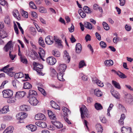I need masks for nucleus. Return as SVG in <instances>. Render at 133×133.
I'll return each instance as SVG.
<instances>
[{"instance_id": "1", "label": "nucleus", "mask_w": 133, "mask_h": 133, "mask_svg": "<svg viewBox=\"0 0 133 133\" xmlns=\"http://www.w3.org/2000/svg\"><path fill=\"white\" fill-rule=\"evenodd\" d=\"M27 114L24 112L19 113L16 115V116L17 119L18 121V123L23 122L24 119L27 116Z\"/></svg>"}, {"instance_id": "2", "label": "nucleus", "mask_w": 133, "mask_h": 133, "mask_svg": "<svg viewBox=\"0 0 133 133\" xmlns=\"http://www.w3.org/2000/svg\"><path fill=\"white\" fill-rule=\"evenodd\" d=\"M80 111L81 114V118L83 119L85 118V116L87 117L88 116V111L86 107L84 105L80 108Z\"/></svg>"}, {"instance_id": "3", "label": "nucleus", "mask_w": 133, "mask_h": 133, "mask_svg": "<svg viewBox=\"0 0 133 133\" xmlns=\"http://www.w3.org/2000/svg\"><path fill=\"white\" fill-rule=\"evenodd\" d=\"M3 96L4 98H10L13 95V91L10 90H5L2 91Z\"/></svg>"}, {"instance_id": "4", "label": "nucleus", "mask_w": 133, "mask_h": 133, "mask_svg": "<svg viewBox=\"0 0 133 133\" xmlns=\"http://www.w3.org/2000/svg\"><path fill=\"white\" fill-rule=\"evenodd\" d=\"M13 45L12 44V41H10L5 45L3 48L4 50L6 52H7L9 50H12L13 48Z\"/></svg>"}, {"instance_id": "5", "label": "nucleus", "mask_w": 133, "mask_h": 133, "mask_svg": "<svg viewBox=\"0 0 133 133\" xmlns=\"http://www.w3.org/2000/svg\"><path fill=\"white\" fill-rule=\"evenodd\" d=\"M46 61L47 63L50 65H54L56 62V59L52 57H49L47 58Z\"/></svg>"}, {"instance_id": "6", "label": "nucleus", "mask_w": 133, "mask_h": 133, "mask_svg": "<svg viewBox=\"0 0 133 133\" xmlns=\"http://www.w3.org/2000/svg\"><path fill=\"white\" fill-rule=\"evenodd\" d=\"M124 99L125 102L129 104L133 102V98L130 94H127L125 95Z\"/></svg>"}, {"instance_id": "7", "label": "nucleus", "mask_w": 133, "mask_h": 133, "mask_svg": "<svg viewBox=\"0 0 133 133\" xmlns=\"http://www.w3.org/2000/svg\"><path fill=\"white\" fill-rule=\"evenodd\" d=\"M29 101L32 106H36L38 103V101L37 100L35 97H33L29 98Z\"/></svg>"}, {"instance_id": "8", "label": "nucleus", "mask_w": 133, "mask_h": 133, "mask_svg": "<svg viewBox=\"0 0 133 133\" xmlns=\"http://www.w3.org/2000/svg\"><path fill=\"white\" fill-rule=\"evenodd\" d=\"M25 94L24 91L17 92L15 95V97L17 99H21L24 96Z\"/></svg>"}, {"instance_id": "9", "label": "nucleus", "mask_w": 133, "mask_h": 133, "mask_svg": "<svg viewBox=\"0 0 133 133\" xmlns=\"http://www.w3.org/2000/svg\"><path fill=\"white\" fill-rule=\"evenodd\" d=\"M92 81L93 83L97 84L100 87H102L104 86L103 83L99 81L96 77H94L92 78Z\"/></svg>"}, {"instance_id": "10", "label": "nucleus", "mask_w": 133, "mask_h": 133, "mask_svg": "<svg viewBox=\"0 0 133 133\" xmlns=\"http://www.w3.org/2000/svg\"><path fill=\"white\" fill-rule=\"evenodd\" d=\"M35 118L37 120H45L46 118L44 114L40 113L35 115Z\"/></svg>"}, {"instance_id": "11", "label": "nucleus", "mask_w": 133, "mask_h": 133, "mask_svg": "<svg viewBox=\"0 0 133 133\" xmlns=\"http://www.w3.org/2000/svg\"><path fill=\"white\" fill-rule=\"evenodd\" d=\"M121 130L122 133H132L131 129L130 127H122Z\"/></svg>"}, {"instance_id": "12", "label": "nucleus", "mask_w": 133, "mask_h": 133, "mask_svg": "<svg viewBox=\"0 0 133 133\" xmlns=\"http://www.w3.org/2000/svg\"><path fill=\"white\" fill-rule=\"evenodd\" d=\"M51 122L52 124L55 125L58 128H61L63 127V124L59 121H53Z\"/></svg>"}, {"instance_id": "13", "label": "nucleus", "mask_w": 133, "mask_h": 133, "mask_svg": "<svg viewBox=\"0 0 133 133\" xmlns=\"http://www.w3.org/2000/svg\"><path fill=\"white\" fill-rule=\"evenodd\" d=\"M46 43L48 45L52 44L53 43L52 37L50 36H47L45 39Z\"/></svg>"}, {"instance_id": "14", "label": "nucleus", "mask_w": 133, "mask_h": 133, "mask_svg": "<svg viewBox=\"0 0 133 133\" xmlns=\"http://www.w3.org/2000/svg\"><path fill=\"white\" fill-rule=\"evenodd\" d=\"M14 129L12 126H9L7 127L3 132V133H12Z\"/></svg>"}, {"instance_id": "15", "label": "nucleus", "mask_w": 133, "mask_h": 133, "mask_svg": "<svg viewBox=\"0 0 133 133\" xmlns=\"http://www.w3.org/2000/svg\"><path fill=\"white\" fill-rule=\"evenodd\" d=\"M13 69V67L9 68L7 70V71H5V73H6L9 76L11 77H13L15 74L14 72L12 71Z\"/></svg>"}, {"instance_id": "16", "label": "nucleus", "mask_w": 133, "mask_h": 133, "mask_svg": "<svg viewBox=\"0 0 133 133\" xmlns=\"http://www.w3.org/2000/svg\"><path fill=\"white\" fill-rule=\"evenodd\" d=\"M26 127L29 130L31 131H34L37 129L36 126L32 124L28 125L26 126Z\"/></svg>"}, {"instance_id": "17", "label": "nucleus", "mask_w": 133, "mask_h": 133, "mask_svg": "<svg viewBox=\"0 0 133 133\" xmlns=\"http://www.w3.org/2000/svg\"><path fill=\"white\" fill-rule=\"evenodd\" d=\"M8 111H9V106L7 105L5 106L0 110V113H6Z\"/></svg>"}, {"instance_id": "18", "label": "nucleus", "mask_w": 133, "mask_h": 133, "mask_svg": "<svg viewBox=\"0 0 133 133\" xmlns=\"http://www.w3.org/2000/svg\"><path fill=\"white\" fill-rule=\"evenodd\" d=\"M62 108L64 114L66 116L68 117L69 115L70 114V111L67 108L65 107H63Z\"/></svg>"}, {"instance_id": "19", "label": "nucleus", "mask_w": 133, "mask_h": 133, "mask_svg": "<svg viewBox=\"0 0 133 133\" xmlns=\"http://www.w3.org/2000/svg\"><path fill=\"white\" fill-rule=\"evenodd\" d=\"M37 95V93L36 91L33 90H30L29 91V98L33 97H35Z\"/></svg>"}, {"instance_id": "20", "label": "nucleus", "mask_w": 133, "mask_h": 133, "mask_svg": "<svg viewBox=\"0 0 133 133\" xmlns=\"http://www.w3.org/2000/svg\"><path fill=\"white\" fill-rule=\"evenodd\" d=\"M64 53L63 57L65 59H67L68 61V63H69L70 61V57L69 56V54L68 52L65 50L64 51Z\"/></svg>"}, {"instance_id": "21", "label": "nucleus", "mask_w": 133, "mask_h": 133, "mask_svg": "<svg viewBox=\"0 0 133 133\" xmlns=\"http://www.w3.org/2000/svg\"><path fill=\"white\" fill-rule=\"evenodd\" d=\"M104 64L106 66H110L113 65L114 63L112 60L109 59L105 61L104 62Z\"/></svg>"}, {"instance_id": "22", "label": "nucleus", "mask_w": 133, "mask_h": 133, "mask_svg": "<svg viewBox=\"0 0 133 133\" xmlns=\"http://www.w3.org/2000/svg\"><path fill=\"white\" fill-rule=\"evenodd\" d=\"M50 104L52 108L60 110V108L59 106L55 102L52 101H51Z\"/></svg>"}, {"instance_id": "23", "label": "nucleus", "mask_w": 133, "mask_h": 133, "mask_svg": "<svg viewBox=\"0 0 133 133\" xmlns=\"http://www.w3.org/2000/svg\"><path fill=\"white\" fill-rule=\"evenodd\" d=\"M59 70L60 72H64L67 67V65L66 64H63L60 65H59Z\"/></svg>"}, {"instance_id": "24", "label": "nucleus", "mask_w": 133, "mask_h": 133, "mask_svg": "<svg viewBox=\"0 0 133 133\" xmlns=\"http://www.w3.org/2000/svg\"><path fill=\"white\" fill-rule=\"evenodd\" d=\"M33 64L34 66V67H36L37 69H41L43 68V66L42 64H39L36 62H34Z\"/></svg>"}, {"instance_id": "25", "label": "nucleus", "mask_w": 133, "mask_h": 133, "mask_svg": "<svg viewBox=\"0 0 133 133\" xmlns=\"http://www.w3.org/2000/svg\"><path fill=\"white\" fill-rule=\"evenodd\" d=\"M94 92L95 95L97 97L101 96L103 95L101 90L98 89H95L94 91Z\"/></svg>"}, {"instance_id": "26", "label": "nucleus", "mask_w": 133, "mask_h": 133, "mask_svg": "<svg viewBox=\"0 0 133 133\" xmlns=\"http://www.w3.org/2000/svg\"><path fill=\"white\" fill-rule=\"evenodd\" d=\"M54 39L55 40L56 44H57L58 46H62V42L61 40L59 39L58 38H57L56 36H54Z\"/></svg>"}, {"instance_id": "27", "label": "nucleus", "mask_w": 133, "mask_h": 133, "mask_svg": "<svg viewBox=\"0 0 133 133\" xmlns=\"http://www.w3.org/2000/svg\"><path fill=\"white\" fill-rule=\"evenodd\" d=\"M82 46L81 44L78 43L76 44V52L77 53H79L81 50Z\"/></svg>"}, {"instance_id": "28", "label": "nucleus", "mask_w": 133, "mask_h": 133, "mask_svg": "<svg viewBox=\"0 0 133 133\" xmlns=\"http://www.w3.org/2000/svg\"><path fill=\"white\" fill-rule=\"evenodd\" d=\"M39 55L41 58L43 60V61H44V59L43 58L44 57L45 55V51L43 49H41L38 52Z\"/></svg>"}, {"instance_id": "29", "label": "nucleus", "mask_w": 133, "mask_h": 133, "mask_svg": "<svg viewBox=\"0 0 133 133\" xmlns=\"http://www.w3.org/2000/svg\"><path fill=\"white\" fill-rule=\"evenodd\" d=\"M95 109L98 110H101L103 109V107L101 105L98 103H96L94 105Z\"/></svg>"}, {"instance_id": "30", "label": "nucleus", "mask_w": 133, "mask_h": 133, "mask_svg": "<svg viewBox=\"0 0 133 133\" xmlns=\"http://www.w3.org/2000/svg\"><path fill=\"white\" fill-rule=\"evenodd\" d=\"M48 114L50 118L54 120L56 118L55 114L53 113V112L51 110H48Z\"/></svg>"}, {"instance_id": "31", "label": "nucleus", "mask_w": 133, "mask_h": 133, "mask_svg": "<svg viewBox=\"0 0 133 133\" xmlns=\"http://www.w3.org/2000/svg\"><path fill=\"white\" fill-rule=\"evenodd\" d=\"M13 15L15 18L19 19H20L19 14L18 11L17 10H14L13 12Z\"/></svg>"}, {"instance_id": "32", "label": "nucleus", "mask_w": 133, "mask_h": 133, "mask_svg": "<svg viewBox=\"0 0 133 133\" xmlns=\"http://www.w3.org/2000/svg\"><path fill=\"white\" fill-rule=\"evenodd\" d=\"M112 84L116 88L119 89H121V87L119 83L114 80L112 81Z\"/></svg>"}, {"instance_id": "33", "label": "nucleus", "mask_w": 133, "mask_h": 133, "mask_svg": "<svg viewBox=\"0 0 133 133\" xmlns=\"http://www.w3.org/2000/svg\"><path fill=\"white\" fill-rule=\"evenodd\" d=\"M12 84L13 87L16 88L19 84L20 83L16 79H14L12 81Z\"/></svg>"}, {"instance_id": "34", "label": "nucleus", "mask_w": 133, "mask_h": 133, "mask_svg": "<svg viewBox=\"0 0 133 133\" xmlns=\"http://www.w3.org/2000/svg\"><path fill=\"white\" fill-rule=\"evenodd\" d=\"M52 54L55 56L58 57L60 56V53L59 51L56 50H53L52 51Z\"/></svg>"}, {"instance_id": "35", "label": "nucleus", "mask_w": 133, "mask_h": 133, "mask_svg": "<svg viewBox=\"0 0 133 133\" xmlns=\"http://www.w3.org/2000/svg\"><path fill=\"white\" fill-rule=\"evenodd\" d=\"M31 85L28 82L24 83L23 88L26 89H29L32 88Z\"/></svg>"}, {"instance_id": "36", "label": "nucleus", "mask_w": 133, "mask_h": 133, "mask_svg": "<svg viewBox=\"0 0 133 133\" xmlns=\"http://www.w3.org/2000/svg\"><path fill=\"white\" fill-rule=\"evenodd\" d=\"M62 72H60L59 73L57 74V76L58 79L59 81H63L64 80V79L63 77V74Z\"/></svg>"}, {"instance_id": "37", "label": "nucleus", "mask_w": 133, "mask_h": 133, "mask_svg": "<svg viewBox=\"0 0 133 133\" xmlns=\"http://www.w3.org/2000/svg\"><path fill=\"white\" fill-rule=\"evenodd\" d=\"M4 21L5 24H9L10 23V21L9 16L8 15L6 16L4 18Z\"/></svg>"}, {"instance_id": "38", "label": "nucleus", "mask_w": 133, "mask_h": 133, "mask_svg": "<svg viewBox=\"0 0 133 133\" xmlns=\"http://www.w3.org/2000/svg\"><path fill=\"white\" fill-rule=\"evenodd\" d=\"M28 56L34 59H36L37 57L36 54H35L32 51L29 52Z\"/></svg>"}, {"instance_id": "39", "label": "nucleus", "mask_w": 133, "mask_h": 133, "mask_svg": "<svg viewBox=\"0 0 133 133\" xmlns=\"http://www.w3.org/2000/svg\"><path fill=\"white\" fill-rule=\"evenodd\" d=\"M84 26L85 28L89 29H91L92 28V26L91 24L88 22H85Z\"/></svg>"}, {"instance_id": "40", "label": "nucleus", "mask_w": 133, "mask_h": 133, "mask_svg": "<svg viewBox=\"0 0 133 133\" xmlns=\"http://www.w3.org/2000/svg\"><path fill=\"white\" fill-rule=\"evenodd\" d=\"M24 75L23 73L21 72H19L16 73L15 74V77L16 78H21L23 77Z\"/></svg>"}, {"instance_id": "41", "label": "nucleus", "mask_w": 133, "mask_h": 133, "mask_svg": "<svg viewBox=\"0 0 133 133\" xmlns=\"http://www.w3.org/2000/svg\"><path fill=\"white\" fill-rule=\"evenodd\" d=\"M112 95L116 98L119 99V95L118 92L114 91L111 92Z\"/></svg>"}, {"instance_id": "42", "label": "nucleus", "mask_w": 133, "mask_h": 133, "mask_svg": "<svg viewBox=\"0 0 133 133\" xmlns=\"http://www.w3.org/2000/svg\"><path fill=\"white\" fill-rule=\"evenodd\" d=\"M83 9L84 11L88 14H90L91 12L90 8L87 6H84Z\"/></svg>"}, {"instance_id": "43", "label": "nucleus", "mask_w": 133, "mask_h": 133, "mask_svg": "<svg viewBox=\"0 0 133 133\" xmlns=\"http://www.w3.org/2000/svg\"><path fill=\"white\" fill-rule=\"evenodd\" d=\"M78 13L83 18L85 17L86 16V14L82 9L79 10Z\"/></svg>"}, {"instance_id": "44", "label": "nucleus", "mask_w": 133, "mask_h": 133, "mask_svg": "<svg viewBox=\"0 0 133 133\" xmlns=\"http://www.w3.org/2000/svg\"><path fill=\"white\" fill-rule=\"evenodd\" d=\"M79 77L84 81H87L88 80V77L85 75L83 74L82 73H81L80 74Z\"/></svg>"}, {"instance_id": "45", "label": "nucleus", "mask_w": 133, "mask_h": 133, "mask_svg": "<svg viewBox=\"0 0 133 133\" xmlns=\"http://www.w3.org/2000/svg\"><path fill=\"white\" fill-rule=\"evenodd\" d=\"M38 42L39 44L43 47L45 46V43L44 41L42 38L41 37H40L38 40Z\"/></svg>"}, {"instance_id": "46", "label": "nucleus", "mask_w": 133, "mask_h": 133, "mask_svg": "<svg viewBox=\"0 0 133 133\" xmlns=\"http://www.w3.org/2000/svg\"><path fill=\"white\" fill-rule=\"evenodd\" d=\"M0 36L1 38L3 39L7 37V35L5 32H3L2 31H0Z\"/></svg>"}, {"instance_id": "47", "label": "nucleus", "mask_w": 133, "mask_h": 133, "mask_svg": "<svg viewBox=\"0 0 133 133\" xmlns=\"http://www.w3.org/2000/svg\"><path fill=\"white\" fill-rule=\"evenodd\" d=\"M29 107L26 105H23L20 107V109L22 111H26L28 110Z\"/></svg>"}, {"instance_id": "48", "label": "nucleus", "mask_w": 133, "mask_h": 133, "mask_svg": "<svg viewBox=\"0 0 133 133\" xmlns=\"http://www.w3.org/2000/svg\"><path fill=\"white\" fill-rule=\"evenodd\" d=\"M38 90L44 96L46 95V93L45 90L42 88L38 87Z\"/></svg>"}, {"instance_id": "49", "label": "nucleus", "mask_w": 133, "mask_h": 133, "mask_svg": "<svg viewBox=\"0 0 133 133\" xmlns=\"http://www.w3.org/2000/svg\"><path fill=\"white\" fill-rule=\"evenodd\" d=\"M39 11L42 13H46L47 11L45 8L43 7H40L38 9Z\"/></svg>"}, {"instance_id": "50", "label": "nucleus", "mask_w": 133, "mask_h": 133, "mask_svg": "<svg viewBox=\"0 0 133 133\" xmlns=\"http://www.w3.org/2000/svg\"><path fill=\"white\" fill-rule=\"evenodd\" d=\"M104 28L106 30H108L110 29L108 24L105 22H103L102 24Z\"/></svg>"}, {"instance_id": "51", "label": "nucleus", "mask_w": 133, "mask_h": 133, "mask_svg": "<svg viewBox=\"0 0 133 133\" xmlns=\"http://www.w3.org/2000/svg\"><path fill=\"white\" fill-rule=\"evenodd\" d=\"M86 65L84 61L82 60L81 61L79 64V68H82L84 66H86Z\"/></svg>"}, {"instance_id": "52", "label": "nucleus", "mask_w": 133, "mask_h": 133, "mask_svg": "<svg viewBox=\"0 0 133 133\" xmlns=\"http://www.w3.org/2000/svg\"><path fill=\"white\" fill-rule=\"evenodd\" d=\"M100 119L101 121L103 123H106L107 122V120L105 117L101 116L100 117Z\"/></svg>"}, {"instance_id": "53", "label": "nucleus", "mask_w": 133, "mask_h": 133, "mask_svg": "<svg viewBox=\"0 0 133 133\" xmlns=\"http://www.w3.org/2000/svg\"><path fill=\"white\" fill-rule=\"evenodd\" d=\"M51 75L52 77L55 76L56 75L57 72L53 68L51 69Z\"/></svg>"}, {"instance_id": "54", "label": "nucleus", "mask_w": 133, "mask_h": 133, "mask_svg": "<svg viewBox=\"0 0 133 133\" xmlns=\"http://www.w3.org/2000/svg\"><path fill=\"white\" fill-rule=\"evenodd\" d=\"M22 16L25 18H27L28 17V13L27 12L23 10L22 11Z\"/></svg>"}, {"instance_id": "55", "label": "nucleus", "mask_w": 133, "mask_h": 133, "mask_svg": "<svg viewBox=\"0 0 133 133\" xmlns=\"http://www.w3.org/2000/svg\"><path fill=\"white\" fill-rule=\"evenodd\" d=\"M9 55L10 58L12 60L14 59L16 56V55L12 54L11 51L9 52Z\"/></svg>"}, {"instance_id": "56", "label": "nucleus", "mask_w": 133, "mask_h": 133, "mask_svg": "<svg viewBox=\"0 0 133 133\" xmlns=\"http://www.w3.org/2000/svg\"><path fill=\"white\" fill-rule=\"evenodd\" d=\"M117 74L119 77L121 78H126V76L124 74L120 72H119L117 73Z\"/></svg>"}, {"instance_id": "57", "label": "nucleus", "mask_w": 133, "mask_h": 133, "mask_svg": "<svg viewBox=\"0 0 133 133\" xmlns=\"http://www.w3.org/2000/svg\"><path fill=\"white\" fill-rule=\"evenodd\" d=\"M20 59L21 62L22 63L25 64L27 63V60L26 58L23 57H20Z\"/></svg>"}, {"instance_id": "58", "label": "nucleus", "mask_w": 133, "mask_h": 133, "mask_svg": "<svg viewBox=\"0 0 133 133\" xmlns=\"http://www.w3.org/2000/svg\"><path fill=\"white\" fill-rule=\"evenodd\" d=\"M99 44L101 47L103 48H105L107 46L106 44L103 41H102L100 42Z\"/></svg>"}, {"instance_id": "59", "label": "nucleus", "mask_w": 133, "mask_h": 133, "mask_svg": "<svg viewBox=\"0 0 133 133\" xmlns=\"http://www.w3.org/2000/svg\"><path fill=\"white\" fill-rule=\"evenodd\" d=\"M29 5L30 7L32 9H36V5L34 4V3L32 2H30L29 3Z\"/></svg>"}, {"instance_id": "60", "label": "nucleus", "mask_w": 133, "mask_h": 133, "mask_svg": "<svg viewBox=\"0 0 133 133\" xmlns=\"http://www.w3.org/2000/svg\"><path fill=\"white\" fill-rule=\"evenodd\" d=\"M16 99V98H13L9 99L8 101V102L10 103H13L15 102Z\"/></svg>"}, {"instance_id": "61", "label": "nucleus", "mask_w": 133, "mask_h": 133, "mask_svg": "<svg viewBox=\"0 0 133 133\" xmlns=\"http://www.w3.org/2000/svg\"><path fill=\"white\" fill-rule=\"evenodd\" d=\"M40 124V127L41 128H46L47 126V124L45 122H41Z\"/></svg>"}, {"instance_id": "62", "label": "nucleus", "mask_w": 133, "mask_h": 133, "mask_svg": "<svg viewBox=\"0 0 133 133\" xmlns=\"http://www.w3.org/2000/svg\"><path fill=\"white\" fill-rule=\"evenodd\" d=\"M14 27L15 33L17 34H18V30L17 25L16 24H14Z\"/></svg>"}, {"instance_id": "63", "label": "nucleus", "mask_w": 133, "mask_h": 133, "mask_svg": "<svg viewBox=\"0 0 133 133\" xmlns=\"http://www.w3.org/2000/svg\"><path fill=\"white\" fill-rule=\"evenodd\" d=\"M119 109H121L122 111H126L125 109L124 106L121 104H119L118 106Z\"/></svg>"}, {"instance_id": "64", "label": "nucleus", "mask_w": 133, "mask_h": 133, "mask_svg": "<svg viewBox=\"0 0 133 133\" xmlns=\"http://www.w3.org/2000/svg\"><path fill=\"white\" fill-rule=\"evenodd\" d=\"M125 29L127 31H129L131 29V27L129 25L126 24L125 26Z\"/></svg>"}]
</instances>
